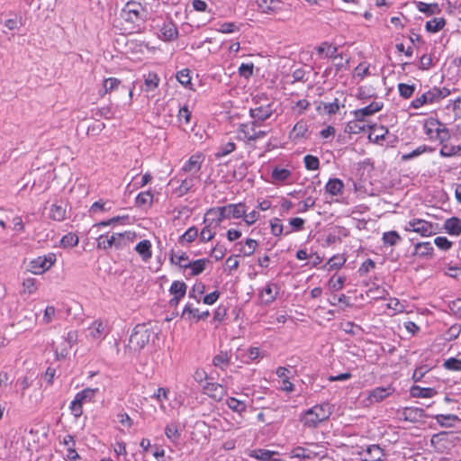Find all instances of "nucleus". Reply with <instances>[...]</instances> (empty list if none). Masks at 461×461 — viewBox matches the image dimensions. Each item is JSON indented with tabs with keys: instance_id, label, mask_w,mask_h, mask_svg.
Returning <instances> with one entry per match:
<instances>
[{
	"instance_id": "23",
	"label": "nucleus",
	"mask_w": 461,
	"mask_h": 461,
	"mask_svg": "<svg viewBox=\"0 0 461 461\" xmlns=\"http://www.w3.org/2000/svg\"><path fill=\"white\" fill-rule=\"evenodd\" d=\"M200 179L199 176H190L181 181L180 185L176 189L175 193L178 196L187 194L194 185V183Z\"/></svg>"
},
{
	"instance_id": "55",
	"label": "nucleus",
	"mask_w": 461,
	"mask_h": 461,
	"mask_svg": "<svg viewBox=\"0 0 461 461\" xmlns=\"http://www.w3.org/2000/svg\"><path fill=\"white\" fill-rule=\"evenodd\" d=\"M443 366L447 370L461 371V359H457L456 357H450L444 361Z\"/></svg>"
},
{
	"instance_id": "30",
	"label": "nucleus",
	"mask_w": 461,
	"mask_h": 461,
	"mask_svg": "<svg viewBox=\"0 0 461 461\" xmlns=\"http://www.w3.org/2000/svg\"><path fill=\"white\" fill-rule=\"evenodd\" d=\"M277 455V452L267 449H254L250 452L249 456L259 461L274 460V456Z\"/></svg>"
},
{
	"instance_id": "20",
	"label": "nucleus",
	"mask_w": 461,
	"mask_h": 461,
	"mask_svg": "<svg viewBox=\"0 0 461 461\" xmlns=\"http://www.w3.org/2000/svg\"><path fill=\"white\" fill-rule=\"evenodd\" d=\"M393 391V389L391 386L376 387L370 391L368 399L371 402H379L389 396Z\"/></svg>"
},
{
	"instance_id": "46",
	"label": "nucleus",
	"mask_w": 461,
	"mask_h": 461,
	"mask_svg": "<svg viewBox=\"0 0 461 461\" xmlns=\"http://www.w3.org/2000/svg\"><path fill=\"white\" fill-rule=\"evenodd\" d=\"M445 24H446V20L442 17H439V18H434L430 21H428L426 23L425 27H426V30L429 32H438L441 29H443Z\"/></svg>"
},
{
	"instance_id": "43",
	"label": "nucleus",
	"mask_w": 461,
	"mask_h": 461,
	"mask_svg": "<svg viewBox=\"0 0 461 461\" xmlns=\"http://www.w3.org/2000/svg\"><path fill=\"white\" fill-rule=\"evenodd\" d=\"M170 261L182 268H187L188 263L190 262L187 254L185 252L172 253L170 256Z\"/></svg>"
},
{
	"instance_id": "42",
	"label": "nucleus",
	"mask_w": 461,
	"mask_h": 461,
	"mask_svg": "<svg viewBox=\"0 0 461 461\" xmlns=\"http://www.w3.org/2000/svg\"><path fill=\"white\" fill-rule=\"evenodd\" d=\"M274 183L284 182L291 176V171L286 168L276 167L271 174Z\"/></svg>"
},
{
	"instance_id": "29",
	"label": "nucleus",
	"mask_w": 461,
	"mask_h": 461,
	"mask_svg": "<svg viewBox=\"0 0 461 461\" xmlns=\"http://www.w3.org/2000/svg\"><path fill=\"white\" fill-rule=\"evenodd\" d=\"M277 294V288L275 285L269 284L263 288L260 294L262 302L268 304L272 303Z\"/></svg>"
},
{
	"instance_id": "3",
	"label": "nucleus",
	"mask_w": 461,
	"mask_h": 461,
	"mask_svg": "<svg viewBox=\"0 0 461 461\" xmlns=\"http://www.w3.org/2000/svg\"><path fill=\"white\" fill-rule=\"evenodd\" d=\"M146 8L139 2H128L122 9L121 18L126 23L132 24L131 29L140 30L147 18Z\"/></svg>"
},
{
	"instance_id": "2",
	"label": "nucleus",
	"mask_w": 461,
	"mask_h": 461,
	"mask_svg": "<svg viewBox=\"0 0 461 461\" xmlns=\"http://www.w3.org/2000/svg\"><path fill=\"white\" fill-rule=\"evenodd\" d=\"M331 412L332 408L329 403L317 404L301 414L300 421L303 427L314 429L328 420Z\"/></svg>"
},
{
	"instance_id": "44",
	"label": "nucleus",
	"mask_w": 461,
	"mask_h": 461,
	"mask_svg": "<svg viewBox=\"0 0 461 461\" xmlns=\"http://www.w3.org/2000/svg\"><path fill=\"white\" fill-rule=\"evenodd\" d=\"M345 277L340 275H334L329 281V286L332 292L342 293L341 290L344 286Z\"/></svg>"
},
{
	"instance_id": "17",
	"label": "nucleus",
	"mask_w": 461,
	"mask_h": 461,
	"mask_svg": "<svg viewBox=\"0 0 461 461\" xmlns=\"http://www.w3.org/2000/svg\"><path fill=\"white\" fill-rule=\"evenodd\" d=\"M439 156L441 158H452V157H461V142L454 145L448 143V140H445L442 143H439Z\"/></svg>"
},
{
	"instance_id": "64",
	"label": "nucleus",
	"mask_w": 461,
	"mask_h": 461,
	"mask_svg": "<svg viewBox=\"0 0 461 461\" xmlns=\"http://www.w3.org/2000/svg\"><path fill=\"white\" fill-rule=\"evenodd\" d=\"M239 30V27L234 23H223L220 24V27L217 29L219 32L221 33H232Z\"/></svg>"
},
{
	"instance_id": "22",
	"label": "nucleus",
	"mask_w": 461,
	"mask_h": 461,
	"mask_svg": "<svg viewBox=\"0 0 461 461\" xmlns=\"http://www.w3.org/2000/svg\"><path fill=\"white\" fill-rule=\"evenodd\" d=\"M258 8L262 13L270 14L281 10L280 0H257Z\"/></svg>"
},
{
	"instance_id": "34",
	"label": "nucleus",
	"mask_w": 461,
	"mask_h": 461,
	"mask_svg": "<svg viewBox=\"0 0 461 461\" xmlns=\"http://www.w3.org/2000/svg\"><path fill=\"white\" fill-rule=\"evenodd\" d=\"M98 393V388H86L83 391L77 393L75 396L79 402H91L94 401L95 394Z\"/></svg>"
},
{
	"instance_id": "52",
	"label": "nucleus",
	"mask_w": 461,
	"mask_h": 461,
	"mask_svg": "<svg viewBox=\"0 0 461 461\" xmlns=\"http://www.w3.org/2000/svg\"><path fill=\"white\" fill-rule=\"evenodd\" d=\"M398 91L400 95L404 98L408 99L411 96H412L414 91H415V86L414 85H408L404 83H400L398 85Z\"/></svg>"
},
{
	"instance_id": "61",
	"label": "nucleus",
	"mask_w": 461,
	"mask_h": 461,
	"mask_svg": "<svg viewBox=\"0 0 461 461\" xmlns=\"http://www.w3.org/2000/svg\"><path fill=\"white\" fill-rule=\"evenodd\" d=\"M82 405L83 403L77 398H74V400L71 402L69 409L75 418H79L82 415Z\"/></svg>"
},
{
	"instance_id": "41",
	"label": "nucleus",
	"mask_w": 461,
	"mask_h": 461,
	"mask_svg": "<svg viewBox=\"0 0 461 461\" xmlns=\"http://www.w3.org/2000/svg\"><path fill=\"white\" fill-rule=\"evenodd\" d=\"M416 7L420 13L426 14L427 15L438 14L440 12L438 4H427L424 2H417Z\"/></svg>"
},
{
	"instance_id": "58",
	"label": "nucleus",
	"mask_w": 461,
	"mask_h": 461,
	"mask_svg": "<svg viewBox=\"0 0 461 461\" xmlns=\"http://www.w3.org/2000/svg\"><path fill=\"white\" fill-rule=\"evenodd\" d=\"M176 79L181 85L187 86L191 84L190 71L188 69H182L178 71L176 74Z\"/></svg>"
},
{
	"instance_id": "49",
	"label": "nucleus",
	"mask_w": 461,
	"mask_h": 461,
	"mask_svg": "<svg viewBox=\"0 0 461 461\" xmlns=\"http://www.w3.org/2000/svg\"><path fill=\"white\" fill-rule=\"evenodd\" d=\"M169 291L174 296L184 297L186 293V285L182 281H174Z\"/></svg>"
},
{
	"instance_id": "5",
	"label": "nucleus",
	"mask_w": 461,
	"mask_h": 461,
	"mask_svg": "<svg viewBox=\"0 0 461 461\" xmlns=\"http://www.w3.org/2000/svg\"><path fill=\"white\" fill-rule=\"evenodd\" d=\"M423 130L429 140L438 142V144L451 139L450 131L446 124L433 117L424 121Z\"/></svg>"
},
{
	"instance_id": "57",
	"label": "nucleus",
	"mask_w": 461,
	"mask_h": 461,
	"mask_svg": "<svg viewBox=\"0 0 461 461\" xmlns=\"http://www.w3.org/2000/svg\"><path fill=\"white\" fill-rule=\"evenodd\" d=\"M253 63H242L239 68V74L242 77L249 78L253 75Z\"/></svg>"
},
{
	"instance_id": "26",
	"label": "nucleus",
	"mask_w": 461,
	"mask_h": 461,
	"mask_svg": "<svg viewBox=\"0 0 461 461\" xmlns=\"http://www.w3.org/2000/svg\"><path fill=\"white\" fill-rule=\"evenodd\" d=\"M433 246L430 242H419L414 246V255L420 258H431L433 255Z\"/></svg>"
},
{
	"instance_id": "8",
	"label": "nucleus",
	"mask_w": 461,
	"mask_h": 461,
	"mask_svg": "<svg viewBox=\"0 0 461 461\" xmlns=\"http://www.w3.org/2000/svg\"><path fill=\"white\" fill-rule=\"evenodd\" d=\"M355 455L362 461H380L384 456V451L378 445H370L366 447H352L351 456Z\"/></svg>"
},
{
	"instance_id": "14",
	"label": "nucleus",
	"mask_w": 461,
	"mask_h": 461,
	"mask_svg": "<svg viewBox=\"0 0 461 461\" xmlns=\"http://www.w3.org/2000/svg\"><path fill=\"white\" fill-rule=\"evenodd\" d=\"M87 337L93 340H102L109 330L105 322L96 320L87 328Z\"/></svg>"
},
{
	"instance_id": "56",
	"label": "nucleus",
	"mask_w": 461,
	"mask_h": 461,
	"mask_svg": "<svg viewBox=\"0 0 461 461\" xmlns=\"http://www.w3.org/2000/svg\"><path fill=\"white\" fill-rule=\"evenodd\" d=\"M305 167L308 170H317L319 168V158L315 156L306 155L303 158Z\"/></svg>"
},
{
	"instance_id": "36",
	"label": "nucleus",
	"mask_w": 461,
	"mask_h": 461,
	"mask_svg": "<svg viewBox=\"0 0 461 461\" xmlns=\"http://www.w3.org/2000/svg\"><path fill=\"white\" fill-rule=\"evenodd\" d=\"M121 84V81L115 77H108L103 82V89L100 91V95L104 96L107 93H111L116 90Z\"/></svg>"
},
{
	"instance_id": "45",
	"label": "nucleus",
	"mask_w": 461,
	"mask_h": 461,
	"mask_svg": "<svg viewBox=\"0 0 461 461\" xmlns=\"http://www.w3.org/2000/svg\"><path fill=\"white\" fill-rule=\"evenodd\" d=\"M226 403L230 410L238 413H242L247 410L246 402L234 397L227 399Z\"/></svg>"
},
{
	"instance_id": "60",
	"label": "nucleus",
	"mask_w": 461,
	"mask_h": 461,
	"mask_svg": "<svg viewBox=\"0 0 461 461\" xmlns=\"http://www.w3.org/2000/svg\"><path fill=\"white\" fill-rule=\"evenodd\" d=\"M236 146L234 142H228L224 145H222L219 150L216 152L215 156L216 158H221L224 156L229 155L235 149Z\"/></svg>"
},
{
	"instance_id": "16",
	"label": "nucleus",
	"mask_w": 461,
	"mask_h": 461,
	"mask_svg": "<svg viewBox=\"0 0 461 461\" xmlns=\"http://www.w3.org/2000/svg\"><path fill=\"white\" fill-rule=\"evenodd\" d=\"M258 122L254 120L251 122L240 124L238 131L239 138L245 141L255 140V134L256 129L258 127Z\"/></svg>"
},
{
	"instance_id": "63",
	"label": "nucleus",
	"mask_w": 461,
	"mask_h": 461,
	"mask_svg": "<svg viewBox=\"0 0 461 461\" xmlns=\"http://www.w3.org/2000/svg\"><path fill=\"white\" fill-rule=\"evenodd\" d=\"M434 243L438 249L442 250H448L452 246V242L443 236L437 237L434 240Z\"/></svg>"
},
{
	"instance_id": "37",
	"label": "nucleus",
	"mask_w": 461,
	"mask_h": 461,
	"mask_svg": "<svg viewBox=\"0 0 461 461\" xmlns=\"http://www.w3.org/2000/svg\"><path fill=\"white\" fill-rule=\"evenodd\" d=\"M317 52L321 58H336L337 48L323 42L317 48Z\"/></svg>"
},
{
	"instance_id": "10",
	"label": "nucleus",
	"mask_w": 461,
	"mask_h": 461,
	"mask_svg": "<svg viewBox=\"0 0 461 461\" xmlns=\"http://www.w3.org/2000/svg\"><path fill=\"white\" fill-rule=\"evenodd\" d=\"M406 231H413L423 237H429L436 233V227L429 221L422 219H412L405 225Z\"/></svg>"
},
{
	"instance_id": "38",
	"label": "nucleus",
	"mask_w": 461,
	"mask_h": 461,
	"mask_svg": "<svg viewBox=\"0 0 461 461\" xmlns=\"http://www.w3.org/2000/svg\"><path fill=\"white\" fill-rule=\"evenodd\" d=\"M230 356L228 355L227 352L224 351H221L212 358L213 366L221 369H225L226 367H228L230 365Z\"/></svg>"
},
{
	"instance_id": "54",
	"label": "nucleus",
	"mask_w": 461,
	"mask_h": 461,
	"mask_svg": "<svg viewBox=\"0 0 461 461\" xmlns=\"http://www.w3.org/2000/svg\"><path fill=\"white\" fill-rule=\"evenodd\" d=\"M23 292L24 294H32L36 292L37 286H36V279L35 278H26L23 282Z\"/></svg>"
},
{
	"instance_id": "27",
	"label": "nucleus",
	"mask_w": 461,
	"mask_h": 461,
	"mask_svg": "<svg viewBox=\"0 0 461 461\" xmlns=\"http://www.w3.org/2000/svg\"><path fill=\"white\" fill-rule=\"evenodd\" d=\"M444 228L448 234L457 236L461 233V220L456 217L447 219Z\"/></svg>"
},
{
	"instance_id": "13",
	"label": "nucleus",
	"mask_w": 461,
	"mask_h": 461,
	"mask_svg": "<svg viewBox=\"0 0 461 461\" xmlns=\"http://www.w3.org/2000/svg\"><path fill=\"white\" fill-rule=\"evenodd\" d=\"M202 389L204 394L217 402L221 401L227 393V391L223 385L213 382H207L203 385Z\"/></svg>"
},
{
	"instance_id": "11",
	"label": "nucleus",
	"mask_w": 461,
	"mask_h": 461,
	"mask_svg": "<svg viewBox=\"0 0 461 461\" xmlns=\"http://www.w3.org/2000/svg\"><path fill=\"white\" fill-rule=\"evenodd\" d=\"M56 262V255L49 253L42 257H38L30 262V270L36 275L43 274L49 270Z\"/></svg>"
},
{
	"instance_id": "35",
	"label": "nucleus",
	"mask_w": 461,
	"mask_h": 461,
	"mask_svg": "<svg viewBox=\"0 0 461 461\" xmlns=\"http://www.w3.org/2000/svg\"><path fill=\"white\" fill-rule=\"evenodd\" d=\"M239 245L241 246L240 249V252L244 257H249L254 254L256 249L258 246V243L256 240L247 239L243 245L241 243H239Z\"/></svg>"
},
{
	"instance_id": "19",
	"label": "nucleus",
	"mask_w": 461,
	"mask_h": 461,
	"mask_svg": "<svg viewBox=\"0 0 461 461\" xmlns=\"http://www.w3.org/2000/svg\"><path fill=\"white\" fill-rule=\"evenodd\" d=\"M318 456V453L309 447H296L289 453L291 459L299 458L303 460L312 459Z\"/></svg>"
},
{
	"instance_id": "39",
	"label": "nucleus",
	"mask_w": 461,
	"mask_h": 461,
	"mask_svg": "<svg viewBox=\"0 0 461 461\" xmlns=\"http://www.w3.org/2000/svg\"><path fill=\"white\" fill-rule=\"evenodd\" d=\"M308 131L306 122L300 121L293 128L290 132V139L298 140L303 138Z\"/></svg>"
},
{
	"instance_id": "18",
	"label": "nucleus",
	"mask_w": 461,
	"mask_h": 461,
	"mask_svg": "<svg viewBox=\"0 0 461 461\" xmlns=\"http://www.w3.org/2000/svg\"><path fill=\"white\" fill-rule=\"evenodd\" d=\"M383 108V104L379 102H373L369 105L363 107L353 112L356 119L365 120L366 117L373 115L375 113L379 112Z\"/></svg>"
},
{
	"instance_id": "21",
	"label": "nucleus",
	"mask_w": 461,
	"mask_h": 461,
	"mask_svg": "<svg viewBox=\"0 0 461 461\" xmlns=\"http://www.w3.org/2000/svg\"><path fill=\"white\" fill-rule=\"evenodd\" d=\"M151 242L149 240H143L135 246V251L140 256L143 261H149L152 257Z\"/></svg>"
},
{
	"instance_id": "53",
	"label": "nucleus",
	"mask_w": 461,
	"mask_h": 461,
	"mask_svg": "<svg viewBox=\"0 0 461 461\" xmlns=\"http://www.w3.org/2000/svg\"><path fill=\"white\" fill-rule=\"evenodd\" d=\"M153 194L150 192H143L137 195L135 203L138 206L150 205Z\"/></svg>"
},
{
	"instance_id": "1",
	"label": "nucleus",
	"mask_w": 461,
	"mask_h": 461,
	"mask_svg": "<svg viewBox=\"0 0 461 461\" xmlns=\"http://www.w3.org/2000/svg\"><path fill=\"white\" fill-rule=\"evenodd\" d=\"M137 238V234L131 230L124 232H113L105 235H100L97 238L96 247L99 249L108 250L113 248L115 249H122L130 246Z\"/></svg>"
},
{
	"instance_id": "32",
	"label": "nucleus",
	"mask_w": 461,
	"mask_h": 461,
	"mask_svg": "<svg viewBox=\"0 0 461 461\" xmlns=\"http://www.w3.org/2000/svg\"><path fill=\"white\" fill-rule=\"evenodd\" d=\"M366 127H369V125L366 120L355 118L353 121L348 122V133L357 134L365 131Z\"/></svg>"
},
{
	"instance_id": "24",
	"label": "nucleus",
	"mask_w": 461,
	"mask_h": 461,
	"mask_svg": "<svg viewBox=\"0 0 461 461\" xmlns=\"http://www.w3.org/2000/svg\"><path fill=\"white\" fill-rule=\"evenodd\" d=\"M160 32L163 40L167 41L176 39L178 35L177 28L176 24L171 21L165 23L161 27Z\"/></svg>"
},
{
	"instance_id": "47",
	"label": "nucleus",
	"mask_w": 461,
	"mask_h": 461,
	"mask_svg": "<svg viewBox=\"0 0 461 461\" xmlns=\"http://www.w3.org/2000/svg\"><path fill=\"white\" fill-rule=\"evenodd\" d=\"M206 263L207 260L204 258L190 261L187 268L191 269L192 276H197L205 269Z\"/></svg>"
},
{
	"instance_id": "31",
	"label": "nucleus",
	"mask_w": 461,
	"mask_h": 461,
	"mask_svg": "<svg viewBox=\"0 0 461 461\" xmlns=\"http://www.w3.org/2000/svg\"><path fill=\"white\" fill-rule=\"evenodd\" d=\"M369 75V64L366 62H361L358 64L353 73H352V80L356 81V83H358L361 81L365 77Z\"/></svg>"
},
{
	"instance_id": "51",
	"label": "nucleus",
	"mask_w": 461,
	"mask_h": 461,
	"mask_svg": "<svg viewBox=\"0 0 461 461\" xmlns=\"http://www.w3.org/2000/svg\"><path fill=\"white\" fill-rule=\"evenodd\" d=\"M78 237L70 232L62 237L60 244L63 248H73L78 244Z\"/></svg>"
},
{
	"instance_id": "6",
	"label": "nucleus",
	"mask_w": 461,
	"mask_h": 461,
	"mask_svg": "<svg viewBox=\"0 0 461 461\" xmlns=\"http://www.w3.org/2000/svg\"><path fill=\"white\" fill-rule=\"evenodd\" d=\"M152 331L145 324H138L130 336L129 348L134 351L142 349L150 340Z\"/></svg>"
},
{
	"instance_id": "9",
	"label": "nucleus",
	"mask_w": 461,
	"mask_h": 461,
	"mask_svg": "<svg viewBox=\"0 0 461 461\" xmlns=\"http://www.w3.org/2000/svg\"><path fill=\"white\" fill-rule=\"evenodd\" d=\"M29 176H32L31 191L36 194H41L49 189L50 184V172H42L40 170L30 172Z\"/></svg>"
},
{
	"instance_id": "12",
	"label": "nucleus",
	"mask_w": 461,
	"mask_h": 461,
	"mask_svg": "<svg viewBox=\"0 0 461 461\" xmlns=\"http://www.w3.org/2000/svg\"><path fill=\"white\" fill-rule=\"evenodd\" d=\"M203 224L204 227L202 229L199 237L202 242H207L214 238L216 230L220 225L211 216L207 215L206 212L203 219Z\"/></svg>"
},
{
	"instance_id": "28",
	"label": "nucleus",
	"mask_w": 461,
	"mask_h": 461,
	"mask_svg": "<svg viewBox=\"0 0 461 461\" xmlns=\"http://www.w3.org/2000/svg\"><path fill=\"white\" fill-rule=\"evenodd\" d=\"M344 188V183L339 178L330 179L325 185L326 192L330 195L341 194Z\"/></svg>"
},
{
	"instance_id": "59",
	"label": "nucleus",
	"mask_w": 461,
	"mask_h": 461,
	"mask_svg": "<svg viewBox=\"0 0 461 461\" xmlns=\"http://www.w3.org/2000/svg\"><path fill=\"white\" fill-rule=\"evenodd\" d=\"M422 411L418 408H405L403 416L406 420L413 421L421 415Z\"/></svg>"
},
{
	"instance_id": "4",
	"label": "nucleus",
	"mask_w": 461,
	"mask_h": 461,
	"mask_svg": "<svg viewBox=\"0 0 461 461\" xmlns=\"http://www.w3.org/2000/svg\"><path fill=\"white\" fill-rule=\"evenodd\" d=\"M246 206L242 203H230L225 206L210 208L206 211L207 215L211 216L219 225L225 219H240L245 215Z\"/></svg>"
},
{
	"instance_id": "15",
	"label": "nucleus",
	"mask_w": 461,
	"mask_h": 461,
	"mask_svg": "<svg viewBox=\"0 0 461 461\" xmlns=\"http://www.w3.org/2000/svg\"><path fill=\"white\" fill-rule=\"evenodd\" d=\"M203 160L204 157L203 154L195 153L189 158L181 170L185 173L191 174V176H199L198 173L202 167Z\"/></svg>"
},
{
	"instance_id": "40",
	"label": "nucleus",
	"mask_w": 461,
	"mask_h": 461,
	"mask_svg": "<svg viewBox=\"0 0 461 461\" xmlns=\"http://www.w3.org/2000/svg\"><path fill=\"white\" fill-rule=\"evenodd\" d=\"M165 435L172 443H176L181 436L178 426L176 423H169L166 426Z\"/></svg>"
},
{
	"instance_id": "33",
	"label": "nucleus",
	"mask_w": 461,
	"mask_h": 461,
	"mask_svg": "<svg viewBox=\"0 0 461 461\" xmlns=\"http://www.w3.org/2000/svg\"><path fill=\"white\" fill-rule=\"evenodd\" d=\"M67 209L63 204L54 203L50 207V217L54 221H63L66 218Z\"/></svg>"
},
{
	"instance_id": "25",
	"label": "nucleus",
	"mask_w": 461,
	"mask_h": 461,
	"mask_svg": "<svg viewBox=\"0 0 461 461\" xmlns=\"http://www.w3.org/2000/svg\"><path fill=\"white\" fill-rule=\"evenodd\" d=\"M410 393L416 398H432L437 394V391L434 388L413 385L411 387Z\"/></svg>"
},
{
	"instance_id": "62",
	"label": "nucleus",
	"mask_w": 461,
	"mask_h": 461,
	"mask_svg": "<svg viewBox=\"0 0 461 461\" xmlns=\"http://www.w3.org/2000/svg\"><path fill=\"white\" fill-rule=\"evenodd\" d=\"M198 229L196 227H190L183 235L182 240L188 243L193 242L198 237Z\"/></svg>"
},
{
	"instance_id": "7",
	"label": "nucleus",
	"mask_w": 461,
	"mask_h": 461,
	"mask_svg": "<svg viewBox=\"0 0 461 461\" xmlns=\"http://www.w3.org/2000/svg\"><path fill=\"white\" fill-rule=\"evenodd\" d=\"M273 112V103L267 98H258L255 101V106L250 108L249 114L257 122H264L272 115Z\"/></svg>"
},
{
	"instance_id": "50",
	"label": "nucleus",
	"mask_w": 461,
	"mask_h": 461,
	"mask_svg": "<svg viewBox=\"0 0 461 461\" xmlns=\"http://www.w3.org/2000/svg\"><path fill=\"white\" fill-rule=\"evenodd\" d=\"M159 77L156 73H149L145 78V91L155 90L158 86Z\"/></svg>"
},
{
	"instance_id": "48",
	"label": "nucleus",
	"mask_w": 461,
	"mask_h": 461,
	"mask_svg": "<svg viewBox=\"0 0 461 461\" xmlns=\"http://www.w3.org/2000/svg\"><path fill=\"white\" fill-rule=\"evenodd\" d=\"M401 240V236L395 230L387 231L383 234V241L384 245L394 246Z\"/></svg>"
}]
</instances>
